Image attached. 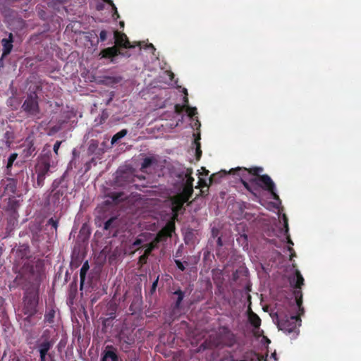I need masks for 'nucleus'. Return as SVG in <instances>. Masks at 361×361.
Instances as JSON below:
<instances>
[{"label":"nucleus","instance_id":"7c9ffc66","mask_svg":"<svg viewBox=\"0 0 361 361\" xmlns=\"http://www.w3.org/2000/svg\"><path fill=\"white\" fill-rule=\"evenodd\" d=\"M127 129H123L118 132L117 133H116L111 138V145H114L115 143H116L119 140L125 137L127 135Z\"/></svg>","mask_w":361,"mask_h":361},{"label":"nucleus","instance_id":"423d86ee","mask_svg":"<svg viewBox=\"0 0 361 361\" xmlns=\"http://www.w3.org/2000/svg\"><path fill=\"white\" fill-rule=\"evenodd\" d=\"M22 110L27 116L39 118L40 109L38 103V97L35 92L27 95L21 106Z\"/></svg>","mask_w":361,"mask_h":361},{"label":"nucleus","instance_id":"0e129e2a","mask_svg":"<svg viewBox=\"0 0 361 361\" xmlns=\"http://www.w3.org/2000/svg\"><path fill=\"white\" fill-rule=\"evenodd\" d=\"M214 176V174H213V175L209 178V184H212V183Z\"/></svg>","mask_w":361,"mask_h":361},{"label":"nucleus","instance_id":"680f3d73","mask_svg":"<svg viewBox=\"0 0 361 361\" xmlns=\"http://www.w3.org/2000/svg\"><path fill=\"white\" fill-rule=\"evenodd\" d=\"M184 105H188V99L186 97H184Z\"/></svg>","mask_w":361,"mask_h":361},{"label":"nucleus","instance_id":"b1692460","mask_svg":"<svg viewBox=\"0 0 361 361\" xmlns=\"http://www.w3.org/2000/svg\"><path fill=\"white\" fill-rule=\"evenodd\" d=\"M55 315H56L55 310L53 307L49 308L44 314V324H52L54 322Z\"/></svg>","mask_w":361,"mask_h":361},{"label":"nucleus","instance_id":"2eb2a0df","mask_svg":"<svg viewBox=\"0 0 361 361\" xmlns=\"http://www.w3.org/2000/svg\"><path fill=\"white\" fill-rule=\"evenodd\" d=\"M1 45L3 47V52H2V58L8 56L13 49V35L12 33L8 34V38H3L1 39Z\"/></svg>","mask_w":361,"mask_h":361},{"label":"nucleus","instance_id":"4d7b16f0","mask_svg":"<svg viewBox=\"0 0 361 361\" xmlns=\"http://www.w3.org/2000/svg\"><path fill=\"white\" fill-rule=\"evenodd\" d=\"M129 176H131V175L130 174H128V173H124L123 175H122L120 177H118V181L120 182L121 181V180L123 178H128Z\"/></svg>","mask_w":361,"mask_h":361},{"label":"nucleus","instance_id":"20e7f679","mask_svg":"<svg viewBox=\"0 0 361 361\" xmlns=\"http://www.w3.org/2000/svg\"><path fill=\"white\" fill-rule=\"evenodd\" d=\"M38 303L37 291L27 290L24 296L23 313L27 315L25 320L30 321V318L37 312Z\"/></svg>","mask_w":361,"mask_h":361},{"label":"nucleus","instance_id":"0eeeda50","mask_svg":"<svg viewBox=\"0 0 361 361\" xmlns=\"http://www.w3.org/2000/svg\"><path fill=\"white\" fill-rule=\"evenodd\" d=\"M263 170V168L259 166H255L250 169L245 167H237L230 169L228 173L239 177L240 182H242L243 180H246L249 175L255 176H258V174L262 173Z\"/></svg>","mask_w":361,"mask_h":361},{"label":"nucleus","instance_id":"4be33fe9","mask_svg":"<svg viewBox=\"0 0 361 361\" xmlns=\"http://www.w3.org/2000/svg\"><path fill=\"white\" fill-rule=\"evenodd\" d=\"M100 151V149H99V142L97 140H91L89 142L87 154L89 155L99 154Z\"/></svg>","mask_w":361,"mask_h":361},{"label":"nucleus","instance_id":"3c124183","mask_svg":"<svg viewBox=\"0 0 361 361\" xmlns=\"http://www.w3.org/2000/svg\"><path fill=\"white\" fill-rule=\"evenodd\" d=\"M283 220L284 224V228H285V233H288V218L286 216V214H283Z\"/></svg>","mask_w":361,"mask_h":361},{"label":"nucleus","instance_id":"7ed1b4c3","mask_svg":"<svg viewBox=\"0 0 361 361\" xmlns=\"http://www.w3.org/2000/svg\"><path fill=\"white\" fill-rule=\"evenodd\" d=\"M42 268V264L39 262H37L35 266L33 264L27 262L18 271H15L17 275L13 282L17 286H23V288L29 286L38 284L41 281Z\"/></svg>","mask_w":361,"mask_h":361},{"label":"nucleus","instance_id":"49530a36","mask_svg":"<svg viewBox=\"0 0 361 361\" xmlns=\"http://www.w3.org/2000/svg\"><path fill=\"white\" fill-rule=\"evenodd\" d=\"M208 184L207 183V180L204 178H199L198 181V186L197 188H207Z\"/></svg>","mask_w":361,"mask_h":361},{"label":"nucleus","instance_id":"aec40b11","mask_svg":"<svg viewBox=\"0 0 361 361\" xmlns=\"http://www.w3.org/2000/svg\"><path fill=\"white\" fill-rule=\"evenodd\" d=\"M192 169L191 168H188L178 176L179 178H182V176H184L185 183L183 185L192 186L193 188L194 178H192Z\"/></svg>","mask_w":361,"mask_h":361},{"label":"nucleus","instance_id":"a19ab883","mask_svg":"<svg viewBox=\"0 0 361 361\" xmlns=\"http://www.w3.org/2000/svg\"><path fill=\"white\" fill-rule=\"evenodd\" d=\"M123 195V192H114V193H112V195H111V197L112 198V200L114 202L117 203L121 200H122Z\"/></svg>","mask_w":361,"mask_h":361},{"label":"nucleus","instance_id":"864d4df0","mask_svg":"<svg viewBox=\"0 0 361 361\" xmlns=\"http://www.w3.org/2000/svg\"><path fill=\"white\" fill-rule=\"evenodd\" d=\"M59 184L60 181H57L56 180H55L52 183V190L54 191L56 190H58L57 188H59Z\"/></svg>","mask_w":361,"mask_h":361},{"label":"nucleus","instance_id":"393cba45","mask_svg":"<svg viewBox=\"0 0 361 361\" xmlns=\"http://www.w3.org/2000/svg\"><path fill=\"white\" fill-rule=\"evenodd\" d=\"M173 295H177V298L173 305V310H178L180 309L181 302L185 297V293L182 290L178 288V290L173 292Z\"/></svg>","mask_w":361,"mask_h":361},{"label":"nucleus","instance_id":"412c9836","mask_svg":"<svg viewBox=\"0 0 361 361\" xmlns=\"http://www.w3.org/2000/svg\"><path fill=\"white\" fill-rule=\"evenodd\" d=\"M193 193V188L192 186H185L183 187V190L181 192L176 195L181 199L184 200L185 202H188L189 199L192 197Z\"/></svg>","mask_w":361,"mask_h":361},{"label":"nucleus","instance_id":"2f4dec72","mask_svg":"<svg viewBox=\"0 0 361 361\" xmlns=\"http://www.w3.org/2000/svg\"><path fill=\"white\" fill-rule=\"evenodd\" d=\"M144 247H145V252H146L147 255H150L154 250L158 248L159 244L153 240L152 242L145 245Z\"/></svg>","mask_w":361,"mask_h":361},{"label":"nucleus","instance_id":"774afa93","mask_svg":"<svg viewBox=\"0 0 361 361\" xmlns=\"http://www.w3.org/2000/svg\"><path fill=\"white\" fill-rule=\"evenodd\" d=\"M198 124L199 126H200V123L198 120H197L195 125Z\"/></svg>","mask_w":361,"mask_h":361},{"label":"nucleus","instance_id":"72a5a7b5","mask_svg":"<svg viewBox=\"0 0 361 361\" xmlns=\"http://www.w3.org/2000/svg\"><path fill=\"white\" fill-rule=\"evenodd\" d=\"M185 111L188 114V116L190 118H192L197 114V111L195 107H190L188 105H186L185 106Z\"/></svg>","mask_w":361,"mask_h":361},{"label":"nucleus","instance_id":"09e8293b","mask_svg":"<svg viewBox=\"0 0 361 361\" xmlns=\"http://www.w3.org/2000/svg\"><path fill=\"white\" fill-rule=\"evenodd\" d=\"M158 281H159V276L157 277V279L152 283V285L151 286L150 292H151L152 294H153L156 291V289H157V284H158Z\"/></svg>","mask_w":361,"mask_h":361},{"label":"nucleus","instance_id":"13d9d810","mask_svg":"<svg viewBox=\"0 0 361 361\" xmlns=\"http://www.w3.org/2000/svg\"><path fill=\"white\" fill-rule=\"evenodd\" d=\"M216 244L219 247H221L223 245V242L221 237H219L216 240Z\"/></svg>","mask_w":361,"mask_h":361},{"label":"nucleus","instance_id":"ea45409f","mask_svg":"<svg viewBox=\"0 0 361 361\" xmlns=\"http://www.w3.org/2000/svg\"><path fill=\"white\" fill-rule=\"evenodd\" d=\"M149 255H147L146 252H144L143 255L139 257L138 258V264L142 266L146 264Z\"/></svg>","mask_w":361,"mask_h":361},{"label":"nucleus","instance_id":"f257e3e1","mask_svg":"<svg viewBox=\"0 0 361 361\" xmlns=\"http://www.w3.org/2000/svg\"><path fill=\"white\" fill-rule=\"evenodd\" d=\"M290 287L294 289L293 295L295 302L299 309V313L295 316H288L282 312L275 314L276 324L279 330L287 334L295 333L298 331V325H300V316L304 314L302 305V286L304 285V279L299 270H295V274L288 279Z\"/></svg>","mask_w":361,"mask_h":361},{"label":"nucleus","instance_id":"5701e85b","mask_svg":"<svg viewBox=\"0 0 361 361\" xmlns=\"http://www.w3.org/2000/svg\"><path fill=\"white\" fill-rule=\"evenodd\" d=\"M119 226L118 218L116 216L111 217L104 223V228L106 231H111L112 229H117Z\"/></svg>","mask_w":361,"mask_h":361},{"label":"nucleus","instance_id":"c03bdc74","mask_svg":"<svg viewBox=\"0 0 361 361\" xmlns=\"http://www.w3.org/2000/svg\"><path fill=\"white\" fill-rule=\"evenodd\" d=\"M102 1L112 6L113 9H114V11H115V13L113 14V16L114 17L115 16H116V17L118 18L119 15L118 13L117 8H116V6L113 3V1L112 0H102Z\"/></svg>","mask_w":361,"mask_h":361},{"label":"nucleus","instance_id":"e433bc0d","mask_svg":"<svg viewBox=\"0 0 361 361\" xmlns=\"http://www.w3.org/2000/svg\"><path fill=\"white\" fill-rule=\"evenodd\" d=\"M35 147L34 146V143L32 142H30L27 145V148L26 151L27 156H31L35 152Z\"/></svg>","mask_w":361,"mask_h":361},{"label":"nucleus","instance_id":"473e14b6","mask_svg":"<svg viewBox=\"0 0 361 361\" xmlns=\"http://www.w3.org/2000/svg\"><path fill=\"white\" fill-rule=\"evenodd\" d=\"M285 235H286V238H287V243L289 245L288 246V251L290 252V259L291 260L292 259V257L295 256V251L293 249V247H291V245H293V241L291 240L290 239V235L286 233H285Z\"/></svg>","mask_w":361,"mask_h":361},{"label":"nucleus","instance_id":"f704fd0d","mask_svg":"<svg viewBox=\"0 0 361 361\" xmlns=\"http://www.w3.org/2000/svg\"><path fill=\"white\" fill-rule=\"evenodd\" d=\"M17 157L18 154L16 153H13L9 156L6 166L7 169H10L12 167L13 162L17 159Z\"/></svg>","mask_w":361,"mask_h":361},{"label":"nucleus","instance_id":"dca6fc26","mask_svg":"<svg viewBox=\"0 0 361 361\" xmlns=\"http://www.w3.org/2000/svg\"><path fill=\"white\" fill-rule=\"evenodd\" d=\"M54 344V340L39 341L37 343V348L39 353L49 355L48 352L53 347Z\"/></svg>","mask_w":361,"mask_h":361},{"label":"nucleus","instance_id":"c9c22d12","mask_svg":"<svg viewBox=\"0 0 361 361\" xmlns=\"http://www.w3.org/2000/svg\"><path fill=\"white\" fill-rule=\"evenodd\" d=\"M37 183H36V186L35 187H42L44 183V180H45V177L46 176H44V175H41V174H39V173H37Z\"/></svg>","mask_w":361,"mask_h":361},{"label":"nucleus","instance_id":"603ef678","mask_svg":"<svg viewBox=\"0 0 361 361\" xmlns=\"http://www.w3.org/2000/svg\"><path fill=\"white\" fill-rule=\"evenodd\" d=\"M202 196H206L209 193V186L207 188H200Z\"/></svg>","mask_w":361,"mask_h":361},{"label":"nucleus","instance_id":"a211bd4d","mask_svg":"<svg viewBox=\"0 0 361 361\" xmlns=\"http://www.w3.org/2000/svg\"><path fill=\"white\" fill-rule=\"evenodd\" d=\"M17 180L14 178H7L4 187L5 192L8 194H11V195L14 196L17 190Z\"/></svg>","mask_w":361,"mask_h":361},{"label":"nucleus","instance_id":"58836bf2","mask_svg":"<svg viewBox=\"0 0 361 361\" xmlns=\"http://www.w3.org/2000/svg\"><path fill=\"white\" fill-rule=\"evenodd\" d=\"M174 262L175 264H176L177 267L181 271H184L185 270V264L186 265L188 264V263L185 261L184 262H182L179 259H174Z\"/></svg>","mask_w":361,"mask_h":361},{"label":"nucleus","instance_id":"6e6d98bb","mask_svg":"<svg viewBox=\"0 0 361 361\" xmlns=\"http://www.w3.org/2000/svg\"><path fill=\"white\" fill-rule=\"evenodd\" d=\"M47 354H39V361H47ZM49 357H51V354L48 355Z\"/></svg>","mask_w":361,"mask_h":361},{"label":"nucleus","instance_id":"de8ad7c7","mask_svg":"<svg viewBox=\"0 0 361 361\" xmlns=\"http://www.w3.org/2000/svg\"><path fill=\"white\" fill-rule=\"evenodd\" d=\"M241 183L247 190H248L252 194H255L253 188L249 185V183L246 180H243Z\"/></svg>","mask_w":361,"mask_h":361},{"label":"nucleus","instance_id":"bb28decb","mask_svg":"<svg viewBox=\"0 0 361 361\" xmlns=\"http://www.w3.org/2000/svg\"><path fill=\"white\" fill-rule=\"evenodd\" d=\"M64 192L61 189L51 191V198L54 205H58L60 203V199L63 197Z\"/></svg>","mask_w":361,"mask_h":361},{"label":"nucleus","instance_id":"37998d69","mask_svg":"<svg viewBox=\"0 0 361 361\" xmlns=\"http://www.w3.org/2000/svg\"><path fill=\"white\" fill-rule=\"evenodd\" d=\"M186 105H180V104H176L174 106L175 112L177 114H181L184 110H185Z\"/></svg>","mask_w":361,"mask_h":361},{"label":"nucleus","instance_id":"cd10ccee","mask_svg":"<svg viewBox=\"0 0 361 361\" xmlns=\"http://www.w3.org/2000/svg\"><path fill=\"white\" fill-rule=\"evenodd\" d=\"M30 253L29 246L26 245H20L16 250V255L18 257L22 259L27 258Z\"/></svg>","mask_w":361,"mask_h":361},{"label":"nucleus","instance_id":"5fc2aeb1","mask_svg":"<svg viewBox=\"0 0 361 361\" xmlns=\"http://www.w3.org/2000/svg\"><path fill=\"white\" fill-rule=\"evenodd\" d=\"M142 243V240L140 238H137L133 243V247H136L140 245Z\"/></svg>","mask_w":361,"mask_h":361},{"label":"nucleus","instance_id":"79ce46f5","mask_svg":"<svg viewBox=\"0 0 361 361\" xmlns=\"http://www.w3.org/2000/svg\"><path fill=\"white\" fill-rule=\"evenodd\" d=\"M46 340H53L50 338V331L49 329H46L43 331L39 341H42Z\"/></svg>","mask_w":361,"mask_h":361},{"label":"nucleus","instance_id":"338daca9","mask_svg":"<svg viewBox=\"0 0 361 361\" xmlns=\"http://www.w3.org/2000/svg\"><path fill=\"white\" fill-rule=\"evenodd\" d=\"M97 9L98 10L102 9V6H97Z\"/></svg>","mask_w":361,"mask_h":361},{"label":"nucleus","instance_id":"f3484780","mask_svg":"<svg viewBox=\"0 0 361 361\" xmlns=\"http://www.w3.org/2000/svg\"><path fill=\"white\" fill-rule=\"evenodd\" d=\"M20 206V202L18 200L15 196L11 195L8 199L7 207L8 209L13 212V218L16 219L17 216V209Z\"/></svg>","mask_w":361,"mask_h":361},{"label":"nucleus","instance_id":"69168bd1","mask_svg":"<svg viewBox=\"0 0 361 361\" xmlns=\"http://www.w3.org/2000/svg\"><path fill=\"white\" fill-rule=\"evenodd\" d=\"M203 169L205 171V175L207 176L209 173V171L206 170L205 169Z\"/></svg>","mask_w":361,"mask_h":361},{"label":"nucleus","instance_id":"c85d7f7f","mask_svg":"<svg viewBox=\"0 0 361 361\" xmlns=\"http://www.w3.org/2000/svg\"><path fill=\"white\" fill-rule=\"evenodd\" d=\"M200 140V135L198 134L197 136L194 140V144L195 145V156L197 160H199L202 156L201 145Z\"/></svg>","mask_w":361,"mask_h":361},{"label":"nucleus","instance_id":"6e6552de","mask_svg":"<svg viewBox=\"0 0 361 361\" xmlns=\"http://www.w3.org/2000/svg\"><path fill=\"white\" fill-rule=\"evenodd\" d=\"M175 221L173 220L169 221L166 226L157 233L154 240L158 244L161 242L166 241L168 238L171 236L172 233L175 231Z\"/></svg>","mask_w":361,"mask_h":361},{"label":"nucleus","instance_id":"ddd939ff","mask_svg":"<svg viewBox=\"0 0 361 361\" xmlns=\"http://www.w3.org/2000/svg\"><path fill=\"white\" fill-rule=\"evenodd\" d=\"M171 201L172 212H173V219L172 220L174 221V219L178 217L179 212H180L182 210L183 205L186 202L177 195L173 196L171 198Z\"/></svg>","mask_w":361,"mask_h":361},{"label":"nucleus","instance_id":"4468645a","mask_svg":"<svg viewBox=\"0 0 361 361\" xmlns=\"http://www.w3.org/2000/svg\"><path fill=\"white\" fill-rule=\"evenodd\" d=\"M101 361H122L116 353V350L111 345H107L103 353Z\"/></svg>","mask_w":361,"mask_h":361},{"label":"nucleus","instance_id":"bf43d9fd","mask_svg":"<svg viewBox=\"0 0 361 361\" xmlns=\"http://www.w3.org/2000/svg\"><path fill=\"white\" fill-rule=\"evenodd\" d=\"M147 47L148 48H150L152 50H155V47H154V45L152 44H149L147 45Z\"/></svg>","mask_w":361,"mask_h":361},{"label":"nucleus","instance_id":"052dcab7","mask_svg":"<svg viewBox=\"0 0 361 361\" xmlns=\"http://www.w3.org/2000/svg\"><path fill=\"white\" fill-rule=\"evenodd\" d=\"M179 256H180V251L179 250H178L176 251V252L175 257H179Z\"/></svg>","mask_w":361,"mask_h":361},{"label":"nucleus","instance_id":"8fccbe9b","mask_svg":"<svg viewBox=\"0 0 361 361\" xmlns=\"http://www.w3.org/2000/svg\"><path fill=\"white\" fill-rule=\"evenodd\" d=\"M62 142L61 141H56L55 142V144L54 145V147H53V149H54V153L58 155V151L60 148V146L61 145Z\"/></svg>","mask_w":361,"mask_h":361},{"label":"nucleus","instance_id":"f03ea898","mask_svg":"<svg viewBox=\"0 0 361 361\" xmlns=\"http://www.w3.org/2000/svg\"><path fill=\"white\" fill-rule=\"evenodd\" d=\"M237 343L236 336L226 326L219 327L215 334L208 338L200 345V350L207 349L232 348Z\"/></svg>","mask_w":361,"mask_h":361},{"label":"nucleus","instance_id":"4c0bfd02","mask_svg":"<svg viewBox=\"0 0 361 361\" xmlns=\"http://www.w3.org/2000/svg\"><path fill=\"white\" fill-rule=\"evenodd\" d=\"M59 221L56 219H54V218H50L47 223V226H51L55 231H56L58 228Z\"/></svg>","mask_w":361,"mask_h":361},{"label":"nucleus","instance_id":"a18cd8bd","mask_svg":"<svg viewBox=\"0 0 361 361\" xmlns=\"http://www.w3.org/2000/svg\"><path fill=\"white\" fill-rule=\"evenodd\" d=\"M107 39V31L105 30H103L99 33V41L104 42Z\"/></svg>","mask_w":361,"mask_h":361},{"label":"nucleus","instance_id":"f8f14e48","mask_svg":"<svg viewBox=\"0 0 361 361\" xmlns=\"http://www.w3.org/2000/svg\"><path fill=\"white\" fill-rule=\"evenodd\" d=\"M114 39H115V45L117 46L118 48H125L129 49L133 47L132 46L128 39V37L126 34L123 32H120L118 31L114 32Z\"/></svg>","mask_w":361,"mask_h":361},{"label":"nucleus","instance_id":"6ab92c4d","mask_svg":"<svg viewBox=\"0 0 361 361\" xmlns=\"http://www.w3.org/2000/svg\"><path fill=\"white\" fill-rule=\"evenodd\" d=\"M247 317L250 324L254 327L255 329H259L262 321L256 313H255L250 310L248 312Z\"/></svg>","mask_w":361,"mask_h":361},{"label":"nucleus","instance_id":"c756f323","mask_svg":"<svg viewBox=\"0 0 361 361\" xmlns=\"http://www.w3.org/2000/svg\"><path fill=\"white\" fill-rule=\"evenodd\" d=\"M156 162V159L153 157H147L143 159L141 164V170L144 171L145 169L151 166L154 163Z\"/></svg>","mask_w":361,"mask_h":361},{"label":"nucleus","instance_id":"9b49d317","mask_svg":"<svg viewBox=\"0 0 361 361\" xmlns=\"http://www.w3.org/2000/svg\"><path fill=\"white\" fill-rule=\"evenodd\" d=\"M51 152L45 154L36 166V173L46 176L50 170Z\"/></svg>","mask_w":361,"mask_h":361},{"label":"nucleus","instance_id":"9d476101","mask_svg":"<svg viewBox=\"0 0 361 361\" xmlns=\"http://www.w3.org/2000/svg\"><path fill=\"white\" fill-rule=\"evenodd\" d=\"M118 55H121L123 56H130L129 54H127V52L123 53L120 51L117 46H112L110 47H107L101 50L99 53V56L101 59H108L111 60V62H114V59Z\"/></svg>","mask_w":361,"mask_h":361},{"label":"nucleus","instance_id":"39448f33","mask_svg":"<svg viewBox=\"0 0 361 361\" xmlns=\"http://www.w3.org/2000/svg\"><path fill=\"white\" fill-rule=\"evenodd\" d=\"M251 183H255L258 187L269 192L274 200H280L279 196L276 192L275 183L267 174L256 176L255 178L250 179Z\"/></svg>","mask_w":361,"mask_h":361},{"label":"nucleus","instance_id":"1a4fd4ad","mask_svg":"<svg viewBox=\"0 0 361 361\" xmlns=\"http://www.w3.org/2000/svg\"><path fill=\"white\" fill-rule=\"evenodd\" d=\"M121 349L128 352L135 344V338L132 332H122L119 337Z\"/></svg>","mask_w":361,"mask_h":361},{"label":"nucleus","instance_id":"a878e982","mask_svg":"<svg viewBox=\"0 0 361 361\" xmlns=\"http://www.w3.org/2000/svg\"><path fill=\"white\" fill-rule=\"evenodd\" d=\"M90 269L88 261H85L80 271V288L82 289L85 281L86 274Z\"/></svg>","mask_w":361,"mask_h":361},{"label":"nucleus","instance_id":"e2e57ef3","mask_svg":"<svg viewBox=\"0 0 361 361\" xmlns=\"http://www.w3.org/2000/svg\"><path fill=\"white\" fill-rule=\"evenodd\" d=\"M3 59H4V58H2V56H1L0 58V67H2L4 66Z\"/></svg>","mask_w":361,"mask_h":361}]
</instances>
